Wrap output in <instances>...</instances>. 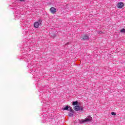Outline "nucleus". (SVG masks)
Returning <instances> with one entry per match:
<instances>
[{
	"label": "nucleus",
	"instance_id": "obj_9",
	"mask_svg": "<svg viewBox=\"0 0 125 125\" xmlns=\"http://www.w3.org/2000/svg\"><path fill=\"white\" fill-rule=\"evenodd\" d=\"M72 113H69V114H68V116H69V117H73V115H74L73 114H74V111H73V112H72Z\"/></svg>",
	"mask_w": 125,
	"mask_h": 125
},
{
	"label": "nucleus",
	"instance_id": "obj_2",
	"mask_svg": "<svg viewBox=\"0 0 125 125\" xmlns=\"http://www.w3.org/2000/svg\"><path fill=\"white\" fill-rule=\"evenodd\" d=\"M62 110L63 111H69V112H71V113H74V110L72 109V107L71 106H69L68 105H66V106H63L62 107Z\"/></svg>",
	"mask_w": 125,
	"mask_h": 125
},
{
	"label": "nucleus",
	"instance_id": "obj_3",
	"mask_svg": "<svg viewBox=\"0 0 125 125\" xmlns=\"http://www.w3.org/2000/svg\"><path fill=\"white\" fill-rule=\"evenodd\" d=\"M83 106H80L79 105H76L74 107V110L75 111H83Z\"/></svg>",
	"mask_w": 125,
	"mask_h": 125
},
{
	"label": "nucleus",
	"instance_id": "obj_12",
	"mask_svg": "<svg viewBox=\"0 0 125 125\" xmlns=\"http://www.w3.org/2000/svg\"><path fill=\"white\" fill-rule=\"evenodd\" d=\"M20 1H24L25 0H20Z\"/></svg>",
	"mask_w": 125,
	"mask_h": 125
},
{
	"label": "nucleus",
	"instance_id": "obj_4",
	"mask_svg": "<svg viewBox=\"0 0 125 125\" xmlns=\"http://www.w3.org/2000/svg\"><path fill=\"white\" fill-rule=\"evenodd\" d=\"M81 38L83 41H86V40L89 39V37L87 35L84 34L81 37Z\"/></svg>",
	"mask_w": 125,
	"mask_h": 125
},
{
	"label": "nucleus",
	"instance_id": "obj_1",
	"mask_svg": "<svg viewBox=\"0 0 125 125\" xmlns=\"http://www.w3.org/2000/svg\"><path fill=\"white\" fill-rule=\"evenodd\" d=\"M92 120V117L91 116H87L84 119H82L81 121V124H83V123H89V122H91Z\"/></svg>",
	"mask_w": 125,
	"mask_h": 125
},
{
	"label": "nucleus",
	"instance_id": "obj_10",
	"mask_svg": "<svg viewBox=\"0 0 125 125\" xmlns=\"http://www.w3.org/2000/svg\"><path fill=\"white\" fill-rule=\"evenodd\" d=\"M120 32H121V33H125V29L123 28L120 30Z\"/></svg>",
	"mask_w": 125,
	"mask_h": 125
},
{
	"label": "nucleus",
	"instance_id": "obj_6",
	"mask_svg": "<svg viewBox=\"0 0 125 125\" xmlns=\"http://www.w3.org/2000/svg\"><path fill=\"white\" fill-rule=\"evenodd\" d=\"M41 23H42V21H36L34 23V27L35 28H39V26H40V24H41Z\"/></svg>",
	"mask_w": 125,
	"mask_h": 125
},
{
	"label": "nucleus",
	"instance_id": "obj_7",
	"mask_svg": "<svg viewBox=\"0 0 125 125\" xmlns=\"http://www.w3.org/2000/svg\"><path fill=\"white\" fill-rule=\"evenodd\" d=\"M50 10L51 11V13H52V14H54V13H55V12H56V9H55V8L52 7L50 9Z\"/></svg>",
	"mask_w": 125,
	"mask_h": 125
},
{
	"label": "nucleus",
	"instance_id": "obj_8",
	"mask_svg": "<svg viewBox=\"0 0 125 125\" xmlns=\"http://www.w3.org/2000/svg\"><path fill=\"white\" fill-rule=\"evenodd\" d=\"M78 101L73 102L72 103V105H73V106H75V105H78Z\"/></svg>",
	"mask_w": 125,
	"mask_h": 125
},
{
	"label": "nucleus",
	"instance_id": "obj_11",
	"mask_svg": "<svg viewBox=\"0 0 125 125\" xmlns=\"http://www.w3.org/2000/svg\"><path fill=\"white\" fill-rule=\"evenodd\" d=\"M111 115H112V116H116V113L112 112H111Z\"/></svg>",
	"mask_w": 125,
	"mask_h": 125
},
{
	"label": "nucleus",
	"instance_id": "obj_5",
	"mask_svg": "<svg viewBox=\"0 0 125 125\" xmlns=\"http://www.w3.org/2000/svg\"><path fill=\"white\" fill-rule=\"evenodd\" d=\"M125 6V4H124V3L122 2H120L117 4V7L118 8H123Z\"/></svg>",
	"mask_w": 125,
	"mask_h": 125
}]
</instances>
